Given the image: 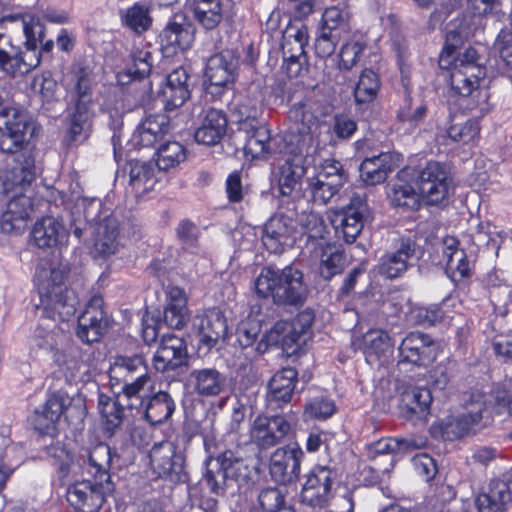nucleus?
<instances>
[{
	"label": "nucleus",
	"instance_id": "nucleus-44",
	"mask_svg": "<svg viewBox=\"0 0 512 512\" xmlns=\"http://www.w3.org/2000/svg\"><path fill=\"white\" fill-rule=\"evenodd\" d=\"M281 51L283 56L282 69L289 78L298 77L308 63L306 48L302 44H294L291 36H283Z\"/></svg>",
	"mask_w": 512,
	"mask_h": 512
},
{
	"label": "nucleus",
	"instance_id": "nucleus-36",
	"mask_svg": "<svg viewBox=\"0 0 512 512\" xmlns=\"http://www.w3.org/2000/svg\"><path fill=\"white\" fill-rule=\"evenodd\" d=\"M94 112L92 106L73 104V109L68 115V127L65 140L68 145L86 141L92 132V120Z\"/></svg>",
	"mask_w": 512,
	"mask_h": 512
},
{
	"label": "nucleus",
	"instance_id": "nucleus-49",
	"mask_svg": "<svg viewBox=\"0 0 512 512\" xmlns=\"http://www.w3.org/2000/svg\"><path fill=\"white\" fill-rule=\"evenodd\" d=\"M271 140V131L267 124L251 126V129L247 131L245 153L255 159L267 158L273 152Z\"/></svg>",
	"mask_w": 512,
	"mask_h": 512
},
{
	"label": "nucleus",
	"instance_id": "nucleus-4",
	"mask_svg": "<svg viewBox=\"0 0 512 512\" xmlns=\"http://www.w3.org/2000/svg\"><path fill=\"white\" fill-rule=\"evenodd\" d=\"M254 288L259 297H271L278 305H301L306 299L303 273L292 266L282 270L263 267L254 281Z\"/></svg>",
	"mask_w": 512,
	"mask_h": 512
},
{
	"label": "nucleus",
	"instance_id": "nucleus-37",
	"mask_svg": "<svg viewBox=\"0 0 512 512\" xmlns=\"http://www.w3.org/2000/svg\"><path fill=\"white\" fill-rule=\"evenodd\" d=\"M166 294L167 304L163 311V320L168 327L180 330L189 320L186 293L178 286H170Z\"/></svg>",
	"mask_w": 512,
	"mask_h": 512
},
{
	"label": "nucleus",
	"instance_id": "nucleus-8",
	"mask_svg": "<svg viewBox=\"0 0 512 512\" xmlns=\"http://www.w3.org/2000/svg\"><path fill=\"white\" fill-rule=\"evenodd\" d=\"M149 467L159 479L173 483H187L186 457L174 442L164 440L154 443L149 450Z\"/></svg>",
	"mask_w": 512,
	"mask_h": 512
},
{
	"label": "nucleus",
	"instance_id": "nucleus-21",
	"mask_svg": "<svg viewBox=\"0 0 512 512\" xmlns=\"http://www.w3.org/2000/svg\"><path fill=\"white\" fill-rule=\"evenodd\" d=\"M36 179L35 157L32 152H22L9 170L5 179L0 178V206L10 197V193L21 186L26 188Z\"/></svg>",
	"mask_w": 512,
	"mask_h": 512
},
{
	"label": "nucleus",
	"instance_id": "nucleus-38",
	"mask_svg": "<svg viewBox=\"0 0 512 512\" xmlns=\"http://www.w3.org/2000/svg\"><path fill=\"white\" fill-rule=\"evenodd\" d=\"M176 404L172 396L165 391H159L146 399L143 408L138 410L151 425L162 424L175 412Z\"/></svg>",
	"mask_w": 512,
	"mask_h": 512
},
{
	"label": "nucleus",
	"instance_id": "nucleus-59",
	"mask_svg": "<svg viewBox=\"0 0 512 512\" xmlns=\"http://www.w3.org/2000/svg\"><path fill=\"white\" fill-rule=\"evenodd\" d=\"M350 15L339 6L327 7L322 13L318 28L342 36L350 30Z\"/></svg>",
	"mask_w": 512,
	"mask_h": 512
},
{
	"label": "nucleus",
	"instance_id": "nucleus-62",
	"mask_svg": "<svg viewBox=\"0 0 512 512\" xmlns=\"http://www.w3.org/2000/svg\"><path fill=\"white\" fill-rule=\"evenodd\" d=\"M61 337L62 332L57 325L47 328L42 324H38L31 337V341L33 347L56 355L59 351Z\"/></svg>",
	"mask_w": 512,
	"mask_h": 512
},
{
	"label": "nucleus",
	"instance_id": "nucleus-16",
	"mask_svg": "<svg viewBox=\"0 0 512 512\" xmlns=\"http://www.w3.org/2000/svg\"><path fill=\"white\" fill-rule=\"evenodd\" d=\"M66 392L57 390L49 392L44 403L32 415L33 429L41 436L56 438L59 434L58 425L65 413Z\"/></svg>",
	"mask_w": 512,
	"mask_h": 512
},
{
	"label": "nucleus",
	"instance_id": "nucleus-10",
	"mask_svg": "<svg viewBox=\"0 0 512 512\" xmlns=\"http://www.w3.org/2000/svg\"><path fill=\"white\" fill-rule=\"evenodd\" d=\"M293 432V424L281 412L260 414L252 423L250 439L259 450L264 451L283 443Z\"/></svg>",
	"mask_w": 512,
	"mask_h": 512
},
{
	"label": "nucleus",
	"instance_id": "nucleus-45",
	"mask_svg": "<svg viewBox=\"0 0 512 512\" xmlns=\"http://www.w3.org/2000/svg\"><path fill=\"white\" fill-rule=\"evenodd\" d=\"M129 183L136 196H142L153 190L157 183L155 168L151 162L129 161Z\"/></svg>",
	"mask_w": 512,
	"mask_h": 512
},
{
	"label": "nucleus",
	"instance_id": "nucleus-47",
	"mask_svg": "<svg viewBox=\"0 0 512 512\" xmlns=\"http://www.w3.org/2000/svg\"><path fill=\"white\" fill-rule=\"evenodd\" d=\"M187 159L186 147L178 141L166 140L154 151L153 160L159 171H169Z\"/></svg>",
	"mask_w": 512,
	"mask_h": 512
},
{
	"label": "nucleus",
	"instance_id": "nucleus-52",
	"mask_svg": "<svg viewBox=\"0 0 512 512\" xmlns=\"http://www.w3.org/2000/svg\"><path fill=\"white\" fill-rule=\"evenodd\" d=\"M9 19H21L24 34V48L25 52H36L40 43L46 36V26L41 19L35 14L28 15H11Z\"/></svg>",
	"mask_w": 512,
	"mask_h": 512
},
{
	"label": "nucleus",
	"instance_id": "nucleus-57",
	"mask_svg": "<svg viewBox=\"0 0 512 512\" xmlns=\"http://www.w3.org/2000/svg\"><path fill=\"white\" fill-rule=\"evenodd\" d=\"M390 346V336L382 329H371L362 338V352L367 361L380 359Z\"/></svg>",
	"mask_w": 512,
	"mask_h": 512
},
{
	"label": "nucleus",
	"instance_id": "nucleus-18",
	"mask_svg": "<svg viewBox=\"0 0 512 512\" xmlns=\"http://www.w3.org/2000/svg\"><path fill=\"white\" fill-rule=\"evenodd\" d=\"M38 66V57H29L19 46L13 44L11 36L0 32V71L5 76H23Z\"/></svg>",
	"mask_w": 512,
	"mask_h": 512
},
{
	"label": "nucleus",
	"instance_id": "nucleus-54",
	"mask_svg": "<svg viewBox=\"0 0 512 512\" xmlns=\"http://www.w3.org/2000/svg\"><path fill=\"white\" fill-rule=\"evenodd\" d=\"M130 62L126 67V75L132 80L147 78L153 68V54L149 48L134 46L129 55Z\"/></svg>",
	"mask_w": 512,
	"mask_h": 512
},
{
	"label": "nucleus",
	"instance_id": "nucleus-26",
	"mask_svg": "<svg viewBox=\"0 0 512 512\" xmlns=\"http://www.w3.org/2000/svg\"><path fill=\"white\" fill-rule=\"evenodd\" d=\"M282 196L294 197L302 190L306 167L300 156H289L273 172Z\"/></svg>",
	"mask_w": 512,
	"mask_h": 512
},
{
	"label": "nucleus",
	"instance_id": "nucleus-30",
	"mask_svg": "<svg viewBox=\"0 0 512 512\" xmlns=\"http://www.w3.org/2000/svg\"><path fill=\"white\" fill-rule=\"evenodd\" d=\"M415 243L410 239L403 240L393 252H386L380 258L378 272L386 279H396L407 271L408 261L415 255Z\"/></svg>",
	"mask_w": 512,
	"mask_h": 512
},
{
	"label": "nucleus",
	"instance_id": "nucleus-61",
	"mask_svg": "<svg viewBox=\"0 0 512 512\" xmlns=\"http://www.w3.org/2000/svg\"><path fill=\"white\" fill-rule=\"evenodd\" d=\"M288 118L297 125L299 133L309 132L311 127L317 122V116L312 107V100L309 97H305L299 102L294 103L288 110Z\"/></svg>",
	"mask_w": 512,
	"mask_h": 512
},
{
	"label": "nucleus",
	"instance_id": "nucleus-43",
	"mask_svg": "<svg viewBox=\"0 0 512 512\" xmlns=\"http://www.w3.org/2000/svg\"><path fill=\"white\" fill-rule=\"evenodd\" d=\"M63 234V225L52 216H44L38 219L30 232L31 239L38 248L57 246Z\"/></svg>",
	"mask_w": 512,
	"mask_h": 512
},
{
	"label": "nucleus",
	"instance_id": "nucleus-46",
	"mask_svg": "<svg viewBox=\"0 0 512 512\" xmlns=\"http://www.w3.org/2000/svg\"><path fill=\"white\" fill-rule=\"evenodd\" d=\"M419 447L420 445H418L414 439L382 437L377 441L366 444L365 451L367 458L370 461H374L381 455L406 453Z\"/></svg>",
	"mask_w": 512,
	"mask_h": 512
},
{
	"label": "nucleus",
	"instance_id": "nucleus-23",
	"mask_svg": "<svg viewBox=\"0 0 512 512\" xmlns=\"http://www.w3.org/2000/svg\"><path fill=\"white\" fill-rule=\"evenodd\" d=\"M171 133L169 117L165 114L148 115L136 128L131 137L132 144L137 148L157 149Z\"/></svg>",
	"mask_w": 512,
	"mask_h": 512
},
{
	"label": "nucleus",
	"instance_id": "nucleus-35",
	"mask_svg": "<svg viewBox=\"0 0 512 512\" xmlns=\"http://www.w3.org/2000/svg\"><path fill=\"white\" fill-rule=\"evenodd\" d=\"M227 117L222 110L210 108L202 120L201 126L194 133L197 143L206 146L218 144L227 130Z\"/></svg>",
	"mask_w": 512,
	"mask_h": 512
},
{
	"label": "nucleus",
	"instance_id": "nucleus-27",
	"mask_svg": "<svg viewBox=\"0 0 512 512\" xmlns=\"http://www.w3.org/2000/svg\"><path fill=\"white\" fill-rule=\"evenodd\" d=\"M153 388L151 375H137L134 378L119 382L117 388L112 389L113 395H117L126 405L127 410H141Z\"/></svg>",
	"mask_w": 512,
	"mask_h": 512
},
{
	"label": "nucleus",
	"instance_id": "nucleus-56",
	"mask_svg": "<svg viewBox=\"0 0 512 512\" xmlns=\"http://www.w3.org/2000/svg\"><path fill=\"white\" fill-rule=\"evenodd\" d=\"M257 501L261 512H296L287 501V492L278 487L263 488Z\"/></svg>",
	"mask_w": 512,
	"mask_h": 512
},
{
	"label": "nucleus",
	"instance_id": "nucleus-50",
	"mask_svg": "<svg viewBox=\"0 0 512 512\" xmlns=\"http://www.w3.org/2000/svg\"><path fill=\"white\" fill-rule=\"evenodd\" d=\"M428 112L427 104L423 100H414L411 92H403L396 111L397 120L412 128L419 126Z\"/></svg>",
	"mask_w": 512,
	"mask_h": 512
},
{
	"label": "nucleus",
	"instance_id": "nucleus-15",
	"mask_svg": "<svg viewBox=\"0 0 512 512\" xmlns=\"http://www.w3.org/2000/svg\"><path fill=\"white\" fill-rule=\"evenodd\" d=\"M436 359V344L426 333L410 332L398 347V365L410 364L414 367H427Z\"/></svg>",
	"mask_w": 512,
	"mask_h": 512
},
{
	"label": "nucleus",
	"instance_id": "nucleus-14",
	"mask_svg": "<svg viewBox=\"0 0 512 512\" xmlns=\"http://www.w3.org/2000/svg\"><path fill=\"white\" fill-rule=\"evenodd\" d=\"M298 375L297 369L293 367H283L272 375L265 395L268 411L282 412L292 403L299 382Z\"/></svg>",
	"mask_w": 512,
	"mask_h": 512
},
{
	"label": "nucleus",
	"instance_id": "nucleus-48",
	"mask_svg": "<svg viewBox=\"0 0 512 512\" xmlns=\"http://www.w3.org/2000/svg\"><path fill=\"white\" fill-rule=\"evenodd\" d=\"M197 338L200 347L208 350L213 348L218 340L226 333L227 326L225 319L216 316H201L197 318Z\"/></svg>",
	"mask_w": 512,
	"mask_h": 512
},
{
	"label": "nucleus",
	"instance_id": "nucleus-42",
	"mask_svg": "<svg viewBox=\"0 0 512 512\" xmlns=\"http://www.w3.org/2000/svg\"><path fill=\"white\" fill-rule=\"evenodd\" d=\"M401 401L407 418L426 419L433 401L432 392L427 387L407 388L401 395Z\"/></svg>",
	"mask_w": 512,
	"mask_h": 512
},
{
	"label": "nucleus",
	"instance_id": "nucleus-29",
	"mask_svg": "<svg viewBox=\"0 0 512 512\" xmlns=\"http://www.w3.org/2000/svg\"><path fill=\"white\" fill-rule=\"evenodd\" d=\"M193 393L201 398L219 396L226 388V376L214 367L192 369L188 376Z\"/></svg>",
	"mask_w": 512,
	"mask_h": 512
},
{
	"label": "nucleus",
	"instance_id": "nucleus-53",
	"mask_svg": "<svg viewBox=\"0 0 512 512\" xmlns=\"http://www.w3.org/2000/svg\"><path fill=\"white\" fill-rule=\"evenodd\" d=\"M192 12L195 20L206 30L217 28L223 18L220 0H194Z\"/></svg>",
	"mask_w": 512,
	"mask_h": 512
},
{
	"label": "nucleus",
	"instance_id": "nucleus-51",
	"mask_svg": "<svg viewBox=\"0 0 512 512\" xmlns=\"http://www.w3.org/2000/svg\"><path fill=\"white\" fill-rule=\"evenodd\" d=\"M301 230L302 235L306 237L305 248L308 251L329 242L326 224L318 213L306 214L301 222Z\"/></svg>",
	"mask_w": 512,
	"mask_h": 512
},
{
	"label": "nucleus",
	"instance_id": "nucleus-41",
	"mask_svg": "<svg viewBox=\"0 0 512 512\" xmlns=\"http://www.w3.org/2000/svg\"><path fill=\"white\" fill-rule=\"evenodd\" d=\"M124 402L114 395L108 396L104 393L98 395V410L103 425V429L110 436L121 428L125 419V410H127Z\"/></svg>",
	"mask_w": 512,
	"mask_h": 512
},
{
	"label": "nucleus",
	"instance_id": "nucleus-1",
	"mask_svg": "<svg viewBox=\"0 0 512 512\" xmlns=\"http://www.w3.org/2000/svg\"><path fill=\"white\" fill-rule=\"evenodd\" d=\"M487 74L483 57L468 47L454 61L450 72V92L457 110L471 117L463 124H453L447 136L456 143L474 146L480 138V120L492 110L490 93L482 86Z\"/></svg>",
	"mask_w": 512,
	"mask_h": 512
},
{
	"label": "nucleus",
	"instance_id": "nucleus-63",
	"mask_svg": "<svg viewBox=\"0 0 512 512\" xmlns=\"http://www.w3.org/2000/svg\"><path fill=\"white\" fill-rule=\"evenodd\" d=\"M336 412L335 402L325 395L315 396L307 400L303 415L312 420H326Z\"/></svg>",
	"mask_w": 512,
	"mask_h": 512
},
{
	"label": "nucleus",
	"instance_id": "nucleus-58",
	"mask_svg": "<svg viewBox=\"0 0 512 512\" xmlns=\"http://www.w3.org/2000/svg\"><path fill=\"white\" fill-rule=\"evenodd\" d=\"M388 198L393 207L406 211H418L421 207V195L409 183L394 184L388 193Z\"/></svg>",
	"mask_w": 512,
	"mask_h": 512
},
{
	"label": "nucleus",
	"instance_id": "nucleus-32",
	"mask_svg": "<svg viewBox=\"0 0 512 512\" xmlns=\"http://www.w3.org/2000/svg\"><path fill=\"white\" fill-rule=\"evenodd\" d=\"M310 257L319 259V274L324 280H331L345 268L346 255L341 245L327 242L309 251Z\"/></svg>",
	"mask_w": 512,
	"mask_h": 512
},
{
	"label": "nucleus",
	"instance_id": "nucleus-3",
	"mask_svg": "<svg viewBox=\"0 0 512 512\" xmlns=\"http://www.w3.org/2000/svg\"><path fill=\"white\" fill-rule=\"evenodd\" d=\"M67 274L59 268L40 269L35 276L39 295L36 306L41 318L57 322L69 321L77 312V294L66 285Z\"/></svg>",
	"mask_w": 512,
	"mask_h": 512
},
{
	"label": "nucleus",
	"instance_id": "nucleus-12",
	"mask_svg": "<svg viewBox=\"0 0 512 512\" xmlns=\"http://www.w3.org/2000/svg\"><path fill=\"white\" fill-rule=\"evenodd\" d=\"M287 212L280 207L265 223L262 234V242L265 248L271 253H281L287 241L293 236L296 228L297 210L293 201Z\"/></svg>",
	"mask_w": 512,
	"mask_h": 512
},
{
	"label": "nucleus",
	"instance_id": "nucleus-11",
	"mask_svg": "<svg viewBox=\"0 0 512 512\" xmlns=\"http://www.w3.org/2000/svg\"><path fill=\"white\" fill-rule=\"evenodd\" d=\"M305 453L298 442H290L277 447L269 458L271 478L280 485H291L300 476Z\"/></svg>",
	"mask_w": 512,
	"mask_h": 512
},
{
	"label": "nucleus",
	"instance_id": "nucleus-9",
	"mask_svg": "<svg viewBox=\"0 0 512 512\" xmlns=\"http://www.w3.org/2000/svg\"><path fill=\"white\" fill-rule=\"evenodd\" d=\"M0 151L15 154L23 150L27 143L30 121L26 113L12 101L0 96Z\"/></svg>",
	"mask_w": 512,
	"mask_h": 512
},
{
	"label": "nucleus",
	"instance_id": "nucleus-17",
	"mask_svg": "<svg viewBox=\"0 0 512 512\" xmlns=\"http://www.w3.org/2000/svg\"><path fill=\"white\" fill-rule=\"evenodd\" d=\"M188 346L184 337L167 333L161 337L157 351L153 356L156 371L164 373L175 371L188 364Z\"/></svg>",
	"mask_w": 512,
	"mask_h": 512
},
{
	"label": "nucleus",
	"instance_id": "nucleus-25",
	"mask_svg": "<svg viewBox=\"0 0 512 512\" xmlns=\"http://www.w3.org/2000/svg\"><path fill=\"white\" fill-rule=\"evenodd\" d=\"M25 188L18 186L12 196L5 202L7 209L3 212L0 220L2 231L6 233L21 231L33 211V204L30 197L22 193Z\"/></svg>",
	"mask_w": 512,
	"mask_h": 512
},
{
	"label": "nucleus",
	"instance_id": "nucleus-64",
	"mask_svg": "<svg viewBox=\"0 0 512 512\" xmlns=\"http://www.w3.org/2000/svg\"><path fill=\"white\" fill-rule=\"evenodd\" d=\"M367 48L364 41L349 39L342 44L338 53V67L343 71H350L359 62Z\"/></svg>",
	"mask_w": 512,
	"mask_h": 512
},
{
	"label": "nucleus",
	"instance_id": "nucleus-13",
	"mask_svg": "<svg viewBox=\"0 0 512 512\" xmlns=\"http://www.w3.org/2000/svg\"><path fill=\"white\" fill-rule=\"evenodd\" d=\"M108 327L109 321L104 309L103 296L94 294L78 317L76 336L83 343H96L106 334Z\"/></svg>",
	"mask_w": 512,
	"mask_h": 512
},
{
	"label": "nucleus",
	"instance_id": "nucleus-7",
	"mask_svg": "<svg viewBox=\"0 0 512 512\" xmlns=\"http://www.w3.org/2000/svg\"><path fill=\"white\" fill-rule=\"evenodd\" d=\"M339 481L336 467L315 464L303 476L300 491V502L313 509H324L329 506L335 494V486Z\"/></svg>",
	"mask_w": 512,
	"mask_h": 512
},
{
	"label": "nucleus",
	"instance_id": "nucleus-19",
	"mask_svg": "<svg viewBox=\"0 0 512 512\" xmlns=\"http://www.w3.org/2000/svg\"><path fill=\"white\" fill-rule=\"evenodd\" d=\"M368 209L367 201L364 197L355 194L347 206L343 207L335 216L333 222H338L335 225L336 233L342 239L352 244L356 241L364 228V214Z\"/></svg>",
	"mask_w": 512,
	"mask_h": 512
},
{
	"label": "nucleus",
	"instance_id": "nucleus-28",
	"mask_svg": "<svg viewBox=\"0 0 512 512\" xmlns=\"http://www.w3.org/2000/svg\"><path fill=\"white\" fill-rule=\"evenodd\" d=\"M189 79L190 75L182 66L175 68L166 76V82L161 88L166 110L179 108L190 99Z\"/></svg>",
	"mask_w": 512,
	"mask_h": 512
},
{
	"label": "nucleus",
	"instance_id": "nucleus-22",
	"mask_svg": "<svg viewBox=\"0 0 512 512\" xmlns=\"http://www.w3.org/2000/svg\"><path fill=\"white\" fill-rule=\"evenodd\" d=\"M443 245L446 275L456 285L467 283L471 279L474 270L467 252L460 248V241L453 236L444 238Z\"/></svg>",
	"mask_w": 512,
	"mask_h": 512
},
{
	"label": "nucleus",
	"instance_id": "nucleus-6",
	"mask_svg": "<svg viewBox=\"0 0 512 512\" xmlns=\"http://www.w3.org/2000/svg\"><path fill=\"white\" fill-rule=\"evenodd\" d=\"M85 219L92 229L94 247L102 256L115 254L118 249L120 222L112 209L102 201H93L84 211Z\"/></svg>",
	"mask_w": 512,
	"mask_h": 512
},
{
	"label": "nucleus",
	"instance_id": "nucleus-34",
	"mask_svg": "<svg viewBox=\"0 0 512 512\" xmlns=\"http://www.w3.org/2000/svg\"><path fill=\"white\" fill-rule=\"evenodd\" d=\"M238 58L229 50L213 55L207 65V75L211 84L225 87L233 84L237 76Z\"/></svg>",
	"mask_w": 512,
	"mask_h": 512
},
{
	"label": "nucleus",
	"instance_id": "nucleus-2",
	"mask_svg": "<svg viewBox=\"0 0 512 512\" xmlns=\"http://www.w3.org/2000/svg\"><path fill=\"white\" fill-rule=\"evenodd\" d=\"M111 463L112 453L108 444L96 445L89 452L86 467L93 482L77 481L68 487L67 501L72 507L81 512H98L102 508L106 494L114 491Z\"/></svg>",
	"mask_w": 512,
	"mask_h": 512
},
{
	"label": "nucleus",
	"instance_id": "nucleus-33",
	"mask_svg": "<svg viewBox=\"0 0 512 512\" xmlns=\"http://www.w3.org/2000/svg\"><path fill=\"white\" fill-rule=\"evenodd\" d=\"M397 167L395 155L382 152L365 158L359 167L360 178L366 185L374 186L386 181Z\"/></svg>",
	"mask_w": 512,
	"mask_h": 512
},
{
	"label": "nucleus",
	"instance_id": "nucleus-40",
	"mask_svg": "<svg viewBox=\"0 0 512 512\" xmlns=\"http://www.w3.org/2000/svg\"><path fill=\"white\" fill-rule=\"evenodd\" d=\"M380 89V75L372 68H364L353 89L356 107L359 110H367L377 99Z\"/></svg>",
	"mask_w": 512,
	"mask_h": 512
},
{
	"label": "nucleus",
	"instance_id": "nucleus-55",
	"mask_svg": "<svg viewBox=\"0 0 512 512\" xmlns=\"http://www.w3.org/2000/svg\"><path fill=\"white\" fill-rule=\"evenodd\" d=\"M121 22L135 34L141 35L150 29L153 19L149 7L136 2L121 15Z\"/></svg>",
	"mask_w": 512,
	"mask_h": 512
},
{
	"label": "nucleus",
	"instance_id": "nucleus-31",
	"mask_svg": "<svg viewBox=\"0 0 512 512\" xmlns=\"http://www.w3.org/2000/svg\"><path fill=\"white\" fill-rule=\"evenodd\" d=\"M72 83L73 104L93 105L95 85L93 68L86 61L72 63L69 70Z\"/></svg>",
	"mask_w": 512,
	"mask_h": 512
},
{
	"label": "nucleus",
	"instance_id": "nucleus-24",
	"mask_svg": "<svg viewBox=\"0 0 512 512\" xmlns=\"http://www.w3.org/2000/svg\"><path fill=\"white\" fill-rule=\"evenodd\" d=\"M195 39L194 26L183 18L182 23L170 20L159 34V44L165 57L188 50Z\"/></svg>",
	"mask_w": 512,
	"mask_h": 512
},
{
	"label": "nucleus",
	"instance_id": "nucleus-20",
	"mask_svg": "<svg viewBox=\"0 0 512 512\" xmlns=\"http://www.w3.org/2000/svg\"><path fill=\"white\" fill-rule=\"evenodd\" d=\"M229 486L230 483L218 469L207 468L197 486L191 489V494L204 512H217V497L225 496Z\"/></svg>",
	"mask_w": 512,
	"mask_h": 512
},
{
	"label": "nucleus",
	"instance_id": "nucleus-60",
	"mask_svg": "<svg viewBox=\"0 0 512 512\" xmlns=\"http://www.w3.org/2000/svg\"><path fill=\"white\" fill-rule=\"evenodd\" d=\"M216 461L219 465L217 469L225 476L228 483L241 481L247 476L248 465L231 450L220 453Z\"/></svg>",
	"mask_w": 512,
	"mask_h": 512
},
{
	"label": "nucleus",
	"instance_id": "nucleus-39",
	"mask_svg": "<svg viewBox=\"0 0 512 512\" xmlns=\"http://www.w3.org/2000/svg\"><path fill=\"white\" fill-rule=\"evenodd\" d=\"M108 374L111 389L117 388L119 382L137 375H150L147 363L141 355L117 356Z\"/></svg>",
	"mask_w": 512,
	"mask_h": 512
},
{
	"label": "nucleus",
	"instance_id": "nucleus-5",
	"mask_svg": "<svg viewBox=\"0 0 512 512\" xmlns=\"http://www.w3.org/2000/svg\"><path fill=\"white\" fill-rule=\"evenodd\" d=\"M415 185L425 205L446 208L455 193L453 176L449 167L441 162L429 160L415 177Z\"/></svg>",
	"mask_w": 512,
	"mask_h": 512
}]
</instances>
